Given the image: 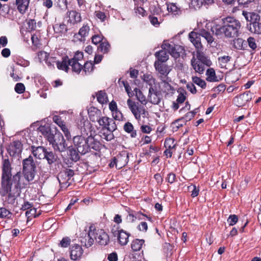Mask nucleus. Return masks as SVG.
Instances as JSON below:
<instances>
[{
    "mask_svg": "<svg viewBox=\"0 0 261 261\" xmlns=\"http://www.w3.org/2000/svg\"><path fill=\"white\" fill-rule=\"evenodd\" d=\"M55 33L58 35L61 36L65 34L67 31V28L64 23H57L54 26Z\"/></svg>",
    "mask_w": 261,
    "mask_h": 261,
    "instance_id": "a878e982",
    "label": "nucleus"
},
{
    "mask_svg": "<svg viewBox=\"0 0 261 261\" xmlns=\"http://www.w3.org/2000/svg\"><path fill=\"white\" fill-rule=\"evenodd\" d=\"M127 104L135 118L139 122L141 120V116L145 118L148 115V112L143 106H141L138 102L133 101L130 98L127 99Z\"/></svg>",
    "mask_w": 261,
    "mask_h": 261,
    "instance_id": "39448f33",
    "label": "nucleus"
},
{
    "mask_svg": "<svg viewBox=\"0 0 261 261\" xmlns=\"http://www.w3.org/2000/svg\"><path fill=\"white\" fill-rule=\"evenodd\" d=\"M247 42L249 46L253 50H254L257 47L256 43H255V39L253 37H250L247 39Z\"/></svg>",
    "mask_w": 261,
    "mask_h": 261,
    "instance_id": "bf43d9fd",
    "label": "nucleus"
},
{
    "mask_svg": "<svg viewBox=\"0 0 261 261\" xmlns=\"http://www.w3.org/2000/svg\"><path fill=\"white\" fill-rule=\"evenodd\" d=\"M38 57L40 62L45 61L46 63L49 59L48 54L44 51H41L38 53Z\"/></svg>",
    "mask_w": 261,
    "mask_h": 261,
    "instance_id": "49530a36",
    "label": "nucleus"
},
{
    "mask_svg": "<svg viewBox=\"0 0 261 261\" xmlns=\"http://www.w3.org/2000/svg\"><path fill=\"white\" fill-rule=\"evenodd\" d=\"M238 221V216L236 215H231L229 216L227 222L230 226H233L237 223Z\"/></svg>",
    "mask_w": 261,
    "mask_h": 261,
    "instance_id": "864d4df0",
    "label": "nucleus"
},
{
    "mask_svg": "<svg viewBox=\"0 0 261 261\" xmlns=\"http://www.w3.org/2000/svg\"><path fill=\"white\" fill-rule=\"evenodd\" d=\"M140 231L146 232L148 229V225L146 222H141L138 226Z\"/></svg>",
    "mask_w": 261,
    "mask_h": 261,
    "instance_id": "0e129e2a",
    "label": "nucleus"
},
{
    "mask_svg": "<svg viewBox=\"0 0 261 261\" xmlns=\"http://www.w3.org/2000/svg\"><path fill=\"white\" fill-rule=\"evenodd\" d=\"M48 140L55 150L64 151L67 148V144L63 135L60 133H56L54 135H49Z\"/></svg>",
    "mask_w": 261,
    "mask_h": 261,
    "instance_id": "423d86ee",
    "label": "nucleus"
},
{
    "mask_svg": "<svg viewBox=\"0 0 261 261\" xmlns=\"http://www.w3.org/2000/svg\"><path fill=\"white\" fill-rule=\"evenodd\" d=\"M94 240L101 245H106L109 241V237L103 230L96 229L95 226L91 225L89 228L87 235L81 242L87 247H89L93 245Z\"/></svg>",
    "mask_w": 261,
    "mask_h": 261,
    "instance_id": "7ed1b4c3",
    "label": "nucleus"
},
{
    "mask_svg": "<svg viewBox=\"0 0 261 261\" xmlns=\"http://www.w3.org/2000/svg\"><path fill=\"white\" fill-rule=\"evenodd\" d=\"M83 53L80 51H77L75 53L73 57L70 59V61H74L79 62V61H81L83 59Z\"/></svg>",
    "mask_w": 261,
    "mask_h": 261,
    "instance_id": "3c124183",
    "label": "nucleus"
},
{
    "mask_svg": "<svg viewBox=\"0 0 261 261\" xmlns=\"http://www.w3.org/2000/svg\"><path fill=\"white\" fill-rule=\"evenodd\" d=\"M149 100L153 104H158L161 99V91L156 88V86L151 87L149 90Z\"/></svg>",
    "mask_w": 261,
    "mask_h": 261,
    "instance_id": "f8f14e48",
    "label": "nucleus"
},
{
    "mask_svg": "<svg viewBox=\"0 0 261 261\" xmlns=\"http://www.w3.org/2000/svg\"><path fill=\"white\" fill-rule=\"evenodd\" d=\"M14 89L16 93L22 94L25 91V86L23 84L19 83L16 84Z\"/></svg>",
    "mask_w": 261,
    "mask_h": 261,
    "instance_id": "8fccbe9b",
    "label": "nucleus"
},
{
    "mask_svg": "<svg viewBox=\"0 0 261 261\" xmlns=\"http://www.w3.org/2000/svg\"><path fill=\"white\" fill-rule=\"evenodd\" d=\"M7 150L11 156H18L22 152V144L18 140L14 141L10 144Z\"/></svg>",
    "mask_w": 261,
    "mask_h": 261,
    "instance_id": "1a4fd4ad",
    "label": "nucleus"
},
{
    "mask_svg": "<svg viewBox=\"0 0 261 261\" xmlns=\"http://www.w3.org/2000/svg\"><path fill=\"white\" fill-rule=\"evenodd\" d=\"M124 129L125 132L130 133L132 137H135L137 135L136 131L134 130L133 124L130 122H127L124 124Z\"/></svg>",
    "mask_w": 261,
    "mask_h": 261,
    "instance_id": "4c0bfd02",
    "label": "nucleus"
},
{
    "mask_svg": "<svg viewBox=\"0 0 261 261\" xmlns=\"http://www.w3.org/2000/svg\"><path fill=\"white\" fill-rule=\"evenodd\" d=\"M88 112L89 118L92 122H96L102 115L101 111L93 107L89 108Z\"/></svg>",
    "mask_w": 261,
    "mask_h": 261,
    "instance_id": "dca6fc26",
    "label": "nucleus"
},
{
    "mask_svg": "<svg viewBox=\"0 0 261 261\" xmlns=\"http://www.w3.org/2000/svg\"><path fill=\"white\" fill-rule=\"evenodd\" d=\"M200 32L198 34L195 32H192L189 35L190 41L198 49H201L202 47L200 40Z\"/></svg>",
    "mask_w": 261,
    "mask_h": 261,
    "instance_id": "4468645a",
    "label": "nucleus"
},
{
    "mask_svg": "<svg viewBox=\"0 0 261 261\" xmlns=\"http://www.w3.org/2000/svg\"><path fill=\"white\" fill-rule=\"evenodd\" d=\"M25 215L28 217V218L36 217L37 216L36 208L32 207L29 210L25 212Z\"/></svg>",
    "mask_w": 261,
    "mask_h": 261,
    "instance_id": "603ef678",
    "label": "nucleus"
},
{
    "mask_svg": "<svg viewBox=\"0 0 261 261\" xmlns=\"http://www.w3.org/2000/svg\"><path fill=\"white\" fill-rule=\"evenodd\" d=\"M113 131L108 130L103 133V138L107 141H111L114 138V135L112 133Z\"/></svg>",
    "mask_w": 261,
    "mask_h": 261,
    "instance_id": "052dcab7",
    "label": "nucleus"
},
{
    "mask_svg": "<svg viewBox=\"0 0 261 261\" xmlns=\"http://www.w3.org/2000/svg\"><path fill=\"white\" fill-rule=\"evenodd\" d=\"M231 57L228 56H224L219 57L218 59L219 63L221 67H225L227 63L230 60Z\"/></svg>",
    "mask_w": 261,
    "mask_h": 261,
    "instance_id": "37998d69",
    "label": "nucleus"
},
{
    "mask_svg": "<svg viewBox=\"0 0 261 261\" xmlns=\"http://www.w3.org/2000/svg\"><path fill=\"white\" fill-rule=\"evenodd\" d=\"M122 83L129 98L133 97L135 95L134 91H131V88L128 83L127 82L123 81Z\"/></svg>",
    "mask_w": 261,
    "mask_h": 261,
    "instance_id": "09e8293b",
    "label": "nucleus"
},
{
    "mask_svg": "<svg viewBox=\"0 0 261 261\" xmlns=\"http://www.w3.org/2000/svg\"><path fill=\"white\" fill-rule=\"evenodd\" d=\"M68 22L71 24H74L80 22L82 21L81 15L80 13L74 10L68 11L67 12Z\"/></svg>",
    "mask_w": 261,
    "mask_h": 261,
    "instance_id": "ddd939ff",
    "label": "nucleus"
},
{
    "mask_svg": "<svg viewBox=\"0 0 261 261\" xmlns=\"http://www.w3.org/2000/svg\"><path fill=\"white\" fill-rule=\"evenodd\" d=\"M243 15L246 18L247 21L252 22L254 20H259V16L258 14L255 13L248 12L246 11H243Z\"/></svg>",
    "mask_w": 261,
    "mask_h": 261,
    "instance_id": "7c9ffc66",
    "label": "nucleus"
},
{
    "mask_svg": "<svg viewBox=\"0 0 261 261\" xmlns=\"http://www.w3.org/2000/svg\"><path fill=\"white\" fill-rule=\"evenodd\" d=\"M36 166L33 157L30 156L23 161V170L35 169Z\"/></svg>",
    "mask_w": 261,
    "mask_h": 261,
    "instance_id": "b1692460",
    "label": "nucleus"
},
{
    "mask_svg": "<svg viewBox=\"0 0 261 261\" xmlns=\"http://www.w3.org/2000/svg\"><path fill=\"white\" fill-rule=\"evenodd\" d=\"M83 252V249L80 245H74L71 248L70 257L72 260L79 259Z\"/></svg>",
    "mask_w": 261,
    "mask_h": 261,
    "instance_id": "2eb2a0df",
    "label": "nucleus"
},
{
    "mask_svg": "<svg viewBox=\"0 0 261 261\" xmlns=\"http://www.w3.org/2000/svg\"><path fill=\"white\" fill-rule=\"evenodd\" d=\"M201 36L204 38L208 44L212 43L214 41V38L210 33L203 30L200 31Z\"/></svg>",
    "mask_w": 261,
    "mask_h": 261,
    "instance_id": "c9c22d12",
    "label": "nucleus"
},
{
    "mask_svg": "<svg viewBox=\"0 0 261 261\" xmlns=\"http://www.w3.org/2000/svg\"><path fill=\"white\" fill-rule=\"evenodd\" d=\"M244 40L241 38H237L233 40L232 46L237 49H242L243 48V44Z\"/></svg>",
    "mask_w": 261,
    "mask_h": 261,
    "instance_id": "79ce46f5",
    "label": "nucleus"
},
{
    "mask_svg": "<svg viewBox=\"0 0 261 261\" xmlns=\"http://www.w3.org/2000/svg\"><path fill=\"white\" fill-rule=\"evenodd\" d=\"M252 99V94L247 91L239 96H236L233 99L234 104L238 107L245 106Z\"/></svg>",
    "mask_w": 261,
    "mask_h": 261,
    "instance_id": "9d476101",
    "label": "nucleus"
},
{
    "mask_svg": "<svg viewBox=\"0 0 261 261\" xmlns=\"http://www.w3.org/2000/svg\"><path fill=\"white\" fill-rule=\"evenodd\" d=\"M130 234L123 229H120L118 231L117 234V240L119 243L124 246L127 244L128 242V238Z\"/></svg>",
    "mask_w": 261,
    "mask_h": 261,
    "instance_id": "a211bd4d",
    "label": "nucleus"
},
{
    "mask_svg": "<svg viewBox=\"0 0 261 261\" xmlns=\"http://www.w3.org/2000/svg\"><path fill=\"white\" fill-rule=\"evenodd\" d=\"M112 116L115 120H121L122 119L123 116L121 112L117 109L112 112Z\"/></svg>",
    "mask_w": 261,
    "mask_h": 261,
    "instance_id": "680f3d73",
    "label": "nucleus"
},
{
    "mask_svg": "<svg viewBox=\"0 0 261 261\" xmlns=\"http://www.w3.org/2000/svg\"><path fill=\"white\" fill-rule=\"evenodd\" d=\"M167 9L169 13L174 15H179L182 13V10L176 3H166Z\"/></svg>",
    "mask_w": 261,
    "mask_h": 261,
    "instance_id": "f3484780",
    "label": "nucleus"
},
{
    "mask_svg": "<svg viewBox=\"0 0 261 261\" xmlns=\"http://www.w3.org/2000/svg\"><path fill=\"white\" fill-rule=\"evenodd\" d=\"M222 20L223 25L222 27L217 24L212 27L213 33L216 36L224 34L227 38L237 37L239 35L241 24L239 20L231 17L224 18Z\"/></svg>",
    "mask_w": 261,
    "mask_h": 261,
    "instance_id": "f03ea898",
    "label": "nucleus"
},
{
    "mask_svg": "<svg viewBox=\"0 0 261 261\" xmlns=\"http://www.w3.org/2000/svg\"><path fill=\"white\" fill-rule=\"evenodd\" d=\"M90 27L88 24H84L81 27L77 33L75 34L73 36V41L74 42H83L85 40V38L89 35Z\"/></svg>",
    "mask_w": 261,
    "mask_h": 261,
    "instance_id": "9b49d317",
    "label": "nucleus"
},
{
    "mask_svg": "<svg viewBox=\"0 0 261 261\" xmlns=\"http://www.w3.org/2000/svg\"><path fill=\"white\" fill-rule=\"evenodd\" d=\"M10 212L6 209L5 208H0V217L5 218L8 217L10 215Z\"/></svg>",
    "mask_w": 261,
    "mask_h": 261,
    "instance_id": "338daca9",
    "label": "nucleus"
},
{
    "mask_svg": "<svg viewBox=\"0 0 261 261\" xmlns=\"http://www.w3.org/2000/svg\"><path fill=\"white\" fill-rule=\"evenodd\" d=\"M162 48L168 52L172 57L177 58L180 56V53L184 50L182 46L176 45L173 41H164Z\"/></svg>",
    "mask_w": 261,
    "mask_h": 261,
    "instance_id": "0eeeda50",
    "label": "nucleus"
},
{
    "mask_svg": "<svg viewBox=\"0 0 261 261\" xmlns=\"http://www.w3.org/2000/svg\"><path fill=\"white\" fill-rule=\"evenodd\" d=\"M69 62L70 59L68 57L63 58L61 61H57L56 62L58 68L66 72H68V71L69 66H70L69 64Z\"/></svg>",
    "mask_w": 261,
    "mask_h": 261,
    "instance_id": "412c9836",
    "label": "nucleus"
},
{
    "mask_svg": "<svg viewBox=\"0 0 261 261\" xmlns=\"http://www.w3.org/2000/svg\"><path fill=\"white\" fill-rule=\"evenodd\" d=\"M93 141V138L91 136L85 138L82 136H77L73 139V144L77 151L82 154H85L88 151L90 147L89 142H92Z\"/></svg>",
    "mask_w": 261,
    "mask_h": 261,
    "instance_id": "20e7f679",
    "label": "nucleus"
},
{
    "mask_svg": "<svg viewBox=\"0 0 261 261\" xmlns=\"http://www.w3.org/2000/svg\"><path fill=\"white\" fill-rule=\"evenodd\" d=\"M154 67L156 70H158L159 72L162 75H166L170 72V69L168 67V66L165 64H163L159 61L155 62Z\"/></svg>",
    "mask_w": 261,
    "mask_h": 261,
    "instance_id": "4be33fe9",
    "label": "nucleus"
},
{
    "mask_svg": "<svg viewBox=\"0 0 261 261\" xmlns=\"http://www.w3.org/2000/svg\"><path fill=\"white\" fill-rule=\"evenodd\" d=\"M206 80L208 82H216L218 81V79L216 75L215 71L213 68H208L206 70Z\"/></svg>",
    "mask_w": 261,
    "mask_h": 261,
    "instance_id": "2f4dec72",
    "label": "nucleus"
},
{
    "mask_svg": "<svg viewBox=\"0 0 261 261\" xmlns=\"http://www.w3.org/2000/svg\"><path fill=\"white\" fill-rule=\"evenodd\" d=\"M192 82L202 89H204L206 87V84L205 82L200 77L197 76L192 77Z\"/></svg>",
    "mask_w": 261,
    "mask_h": 261,
    "instance_id": "58836bf2",
    "label": "nucleus"
},
{
    "mask_svg": "<svg viewBox=\"0 0 261 261\" xmlns=\"http://www.w3.org/2000/svg\"><path fill=\"white\" fill-rule=\"evenodd\" d=\"M95 16L101 22L105 21L107 17L105 13L100 11H96L95 12Z\"/></svg>",
    "mask_w": 261,
    "mask_h": 261,
    "instance_id": "4d7b16f0",
    "label": "nucleus"
},
{
    "mask_svg": "<svg viewBox=\"0 0 261 261\" xmlns=\"http://www.w3.org/2000/svg\"><path fill=\"white\" fill-rule=\"evenodd\" d=\"M32 153L34 156L39 159H44L46 150L43 147H32Z\"/></svg>",
    "mask_w": 261,
    "mask_h": 261,
    "instance_id": "5701e85b",
    "label": "nucleus"
},
{
    "mask_svg": "<svg viewBox=\"0 0 261 261\" xmlns=\"http://www.w3.org/2000/svg\"><path fill=\"white\" fill-rule=\"evenodd\" d=\"M176 145V142L172 138L166 139L165 141L164 145L166 148L169 149H173Z\"/></svg>",
    "mask_w": 261,
    "mask_h": 261,
    "instance_id": "a19ab883",
    "label": "nucleus"
},
{
    "mask_svg": "<svg viewBox=\"0 0 261 261\" xmlns=\"http://www.w3.org/2000/svg\"><path fill=\"white\" fill-rule=\"evenodd\" d=\"M13 161L8 157L3 158L1 161V187L0 193L5 196L11 191L12 185L16 188H24L29 182L32 181L35 175V169L23 170V174L26 181L22 179L21 173L20 171L13 174Z\"/></svg>",
    "mask_w": 261,
    "mask_h": 261,
    "instance_id": "f257e3e1",
    "label": "nucleus"
},
{
    "mask_svg": "<svg viewBox=\"0 0 261 261\" xmlns=\"http://www.w3.org/2000/svg\"><path fill=\"white\" fill-rule=\"evenodd\" d=\"M96 98L99 103L103 105L108 102L107 94L104 91H99L96 94Z\"/></svg>",
    "mask_w": 261,
    "mask_h": 261,
    "instance_id": "c756f323",
    "label": "nucleus"
},
{
    "mask_svg": "<svg viewBox=\"0 0 261 261\" xmlns=\"http://www.w3.org/2000/svg\"><path fill=\"white\" fill-rule=\"evenodd\" d=\"M97 122L103 128H106L108 130L114 131L116 129V125L114 120L108 117L101 116Z\"/></svg>",
    "mask_w": 261,
    "mask_h": 261,
    "instance_id": "6e6552de",
    "label": "nucleus"
},
{
    "mask_svg": "<svg viewBox=\"0 0 261 261\" xmlns=\"http://www.w3.org/2000/svg\"><path fill=\"white\" fill-rule=\"evenodd\" d=\"M30 0H16V5L19 12L24 14L29 8Z\"/></svg>",
    "mask_w": 261,
    "mask_h": 261,
    "instance_id": "6ab92c4d",
    "label": "nucleus"
},
{
    "mask_svg": "<svg viewBox=\"0 0 261 261\" xmlns=\"http://www.w3.org/2000/svg\"><path fill=\"white\" fill-rule=\"evenodd\" d=\"M102 41V37L99 35H95L92 37V42L95 44L100 43Z\"/></svg>",
    "mask_w": 261,
    "mask_h": 261,
    "instance_id": "774afa93",
    "label": "nucleus"
},
{
    "mask_svg": "<svg viewBox=\"0 0 261 261\" xmlns=\"http://www.w3.org/2000/svg\"><path fill=\"white\" fill-rule=\"evenodd\" d=\"M159 88L160 89L159 91L167 94L172 93L173 91V88L171 86L169 83L165 81H162L159 84Z\"/></svg>",
    "mask_w": 261,
    "mask_h": 261,
    "instance_id": "c85d7f7f",
    "label": "nucleus"
},
{
    "mask_svg": "<svg viewBox=\"0 0 261 261\" xmlns=\"http://www.w3.org/2000/svg\"><path fill=\"white\" fill-rule=\"evenodd\" d=\"M259 20H254L250 23L249 30L252 33L261 34V23L258 22Z\"/></svg>",
    "mask_w": 261,
    "mask_h": 261,
    "instance_id": "cd10ccee",
    "label": "nucleus"
},
{
    "mask_svg": "<svg viewBox=\"0 0 261 261\" xmlns=\"http://www.w3.org/2000/svg\"><path fill=\"white\" fill-rule=\"evenodd\" d=\"M144 242L145 241L143 239H136L134 240L130 244L132 250L135 252L140 251L142 248Z\"/></svg>",
    "mask_w": 261,
    "mask_h": 261,
    "instance_id": "393cba45",
    "label": "nucleus"
},
{
    "mask_svg": "<svg viewBox=\"0 0 261 261\" xmlns=\"http://www.w3.org/2000/svg\"><path fill=\"white\" fill-rule=\"evenodd\" d=\"M149 19L150 23L154 26L158 27L161 22V19H159L154 16H149Z\"/></svg>",
    "mask_w": 261,
    "mask_h": 261,
    "instance_id": "5fc2aeb1",
    "label": "nucleus"
},
{
    "mask_svg": "<svg viewBox=\"0 0 261 261\" xmlns=\"http://www.w3.org/2000/svg\"><path fill=\"white\" fill-rule=\"evenodd\" d=\"M110 48V45L108 42H102L99 46V49L104 54L108 53Z\"/></svg>",
    "mask_w": 261,
    "mask_h": 261,
    "instance_id": "a18cd8bd",
    "label": "nucleus"
},
{
    "mask_svg": "<svg viewBox=\"0 0 261 261\" xmlns=\"http://www.w3.org/2000/svg\"><path fill=\"white\" fill-rule=\"evenodd\" d=\"M59 127L61 128L62 131L64 132L65 136L67 138H69L70 137V133L68 131V129L65 123L64 122L62 124L59 126Z\"/></svg>",
    "mask_w": 261,
    "mask_h": 261,
    "instance_id": "e2e57ef3",
    "label": "nucleus"
},
{
    "mask_svg": "<svg viewBox=\"0 0 261 261\" xmlns=\"http://www.w3.org/2000/svg\"><path fill=\"white\" fill-rule=\"evenodd\" d=\"M155 56L158 59V61L161 63L167 61L169 58V56L167 54V52L163 49L156 52L155 54Z\"/></svg>",
    "mask_w": 261,
    "mask_h": 261,
    "instance_id": "473e14b6",
    "label": "nucleus"
},
{
    "mask_svg": "<svg viewBox=\"0 0 261 261\" xmlns=\"http://www.w3.org/2000/svg\"><path fill=\"white\" fill-rule=\"evenodd\" d=\"M65 175V174L61 173L58 175V179L62 188H66L70 184V182H69L70 179H68Z\"/></svg>",
    "mask_w": 261,
    "mask_h": 261,
    "instance_id": "bb28decb",
    "label": "nucleus"
},
{
    "mask_svg": "<svg viewBox=\"0 0 261 261\" xmlns=\"http://www.w3.org/2000/svg\"><path fill=\"white\" fill-rule=\"evenodd\" d=\"M69 155H70L71 159L75 162L79 160L80 158L78 153L74 149H71L69 150Z\"/></svg>",
    "mask_w": 261,
    "mask_h": 261,
    "instance_id": "6e6d98bb",
    "label": "nucleus"
},
{
    "mask_svg": "<svg viewBox=\"0 0 261 261\" xmlns=\"http://www.w3.org/2000/svg\"><path fill=\"white\" fill-rule=\"evenodd\" d=\"M57 6L62 10H66L67 9V1L58 0L56 3Z\"/></svg>",
    "mask_w": 261,
    "mask_h": 261,
    "instance_id": "de8ad7c7",
    "label": "nucleus"
},
{
    "mask_svg": "<svg viewBox=\"0 0 261 261\" xmlns=\"http://www.w3.org/2000/svg\"><path fill=\"white\" fill-rule=\"evenodd\" d=\"M204 62L197 61L194 57L191 60V64L194 70L200 74L203 73L204 70Z\"/></svg>",
    "mask_w": 261,
    "mask_h": 261,
    "instance_id": "aec40b11",
    "label": "nucleus"
},
{
    "mask_svg": "<svg viewBox=\"0 0 261 261\" xmlns=\"http://www.w3.org/2000/svg\"><path fill=\"white\" fill-rule=\"evenodd\" d=\"M134 91L137 99L142 104H146V97L143 95L142 92L137 88L134 89Z\"/></svg>",
    "mask_w": 261,
    "mask_h": 261,
    "instance_id": "e433bc0d",
    "label": "nucleus"
},
{
    "mask_svg": "<svg viewBox=\"0 0 261 261\" xmlns=\"http://www.w3.org/2000/svg\"><path fill=\"white\" fill-rule=\"evenodd\" d=\"M71 242V240L68 237H65L62 239V240L61 241L60 243V245L62 247H67Z\"/></svg>",
    "mask_w": 261,
    "mask_h": 261,
    "instance_id": "13d9d810",
    "label": "nucleus"
},
{
    "mask_svg": "<svg viewBox=\"0 0 261 261\" xmlns=\"http://www.w3.org/2000/svg\"><path fill=\"white\" fill-rule=\"evenodd\" d=\"M197 61H200L202 62L206 63L207 60L203 54L199 51H197Z\"/></svg>",
    "mask_w": 261,
    "mask_h": 261,
    "instance_id": "69168bd1",
    "label": "nucleus"
},
{
    "mask_svg": "<svg viewBox=\"0 0 261 261\" xmlns=\"http://www.w3.org/2000/svg\"><path fill=\"white\" fill-rule=\"evenodd\" d=\"M69 64L70 66H71L73 71L77 73H80V72L82 71L83 66L79 62L74 61H70Z\"/></svg>",
    "mask_w": 261,
    "mask_h": 261,
    "instance_id": "f704fd0d",
    "label": "nucleus"
},
{
    "mask_svg": "<svg viewBox=\"0 0 261 261\" xmlns=\"http://www.w3.org/2000/svg\"><path fill=\"white\" fill-rule=\"evenodd\" d=\"M121 156H117L114 158L113 160L109 164L110 167H113L115 166L117 168L120 169L123 166H124L125 163L122 164H118V163L121 161Z\"/></svg>",
    "mask_w": 261,
    "mask_h": 261,
    "instance_id": "ea45409f",
    "label": "nucleus"
},
{
    "mask_svg": "<svg viewBox=\"0 0 261 261\" xmlns=\"http://www.w3.org/2000/svg\"><path fill=\"white\" fill-rule=\"evenodd\" d=\"M45 158L46 159L48 164H52L53 163L56 161V157L54 153L51 151H46Z\"/></svg>",
    "mask_w": 261,
    "mask_h": 261,
    "instance_id": "c03bdc74",
    "label": "nucleus"
},
{
    "mask_svg": "<svg viewBox=\"0 0 261 261\" xmlns=\"http://www.w3.org/2000/svg\"><path fill=\"white\" fill-rule=\"evenodd\" d=\"M94 69V65L91 62H87L83 66L82 74L87 75L91 73Z\"/></svg>",
    "mask_w": 261,
    "mask_h": 261,
    "instance_id": "72a5a7b5",
    "label": "nucleus"
}]
</instances>
